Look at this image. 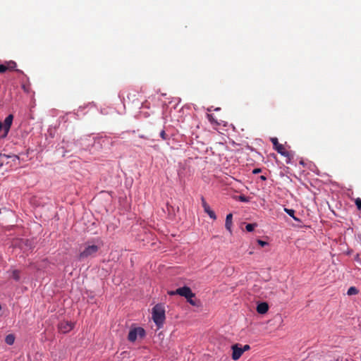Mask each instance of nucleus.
<instances>
[{"instance_id":"18","label":"nucleus","mask_w":361,"mask_h":361,"mask_svg":"<svg viewBox=\"0 0 361 361\" xmlns=\"http://www.w3.org/2000/svg\"><path fill=\"white\" fill-rule=\"evenodd\" d=\"M256 226V224H248L246 225L245 228L248 232H251L255 229Z\"/></svg>"},{"instance_id":"15","label":"nucleus","mask_w":361,"mask_h":361,"mask_svg":"<svg viewBox=\"0 0 361 361\" xmlns=\"http://www.w3.org/2000/svg\"><path fill=\"white\" fill-rule=\"evenodd\" d=\"M357 293H358V290L354 286L350 287L347 292V294L348 295H356Z\"/></svg>"},{"instance_id":"30","label":"nucleus","mask_w":361,"mask_h":361,"mask_svg":"<svg viewBox=\"0 0 361 361\" xmlns=\"http://www.w3.org/2000/svg\"><path fill=\"white\" fill-rule=\"evenodd\" d=\"M140 137L141 138H145V137L144 135H140Z\"/></svg>"},{"instance_id":"16","label":"nucleus","mask_w":361,"mask_h":361,"mask_svg":"<svg viewBox=\"0 0 361 361\" xmlns=\"http://www.w3.org/2000/svg\"><path fill=\"white\" fill-rule=\"evenodd\" d=\"M11 276L15 281H19L20 279V271L18 270H13L12 271Z\"/></svg>"},{"instance_id":"25","label":"nucleus","mask_w":361,"mask_h":361,"mask_svg":"<svg viewBox=\"0 0 361 361\" xmlns=\"http://www.w3.org/2000/svg\"><path fill=\"white\" fill-rule=\"evenodd\" d=\"M257 243L262 247H264L268 244L266 241H263L262 240H257Z\"/></svg>"},{"instance_id":"28","label":"nucleus","mask_w":361,"mask_h":361,"mask_svg":"<svg viewBox=\"0 0 361 361\" xmlns=\"http://www.w3.org/2000/svg\"><path fill=\"white\" fill-rule=\"evenodd\" d=\"M1 158L3 159L4 158H8V157L6 154H4V155H0Z\"/></svg>"},{"instance_id":"6","label":"nucleus","mask_w":361,"mask_h":361,"mask_svg":"<svg viewBox=\"0 0 361 361\" xmlns=\"http://www.w3.org/2000/svg\"><path fill=\"white\" fill-rule=\"evenodd\" d=\"M73 327L74 323L68 321L61 322L58 325V329L59 332L62 334H66L71 331Z\"/></svg>"},{"instance_id":"13","label":"nucleus","mask_w":361,"mask_h":361,"mask_svg":"<svg viewBox=\"0 0 361 361\" xmlns=\"http://www.w3.org/2000/svg\"><path fill=\"white\" fill-rule=\"evenodd\" d=\"M5 66L6 68V71H13L16 68V67L17 66V64L15 61H10L6 63Z\"/></svg>"},{"instance_id":"22","label":"nucleus","mask_w":361,"mask_h":361,"mask_svg":"<svg viewBox=\"0 0 361 361\" xmlns=\"http://www.w3.org/2000/svg\"><path fill=\"white\" fill-rule=\"evenodd\" d=\"M193 298H186L187 301L192 305V306H196L197 303L196 301L192 299Z\"/></svg>"},{"instance_id":"11","label":"nucleus","mask_w":361,"mask_h":361,"mask_svg":"<svg viewBox=\"0 0 361 361\" xmlns=\"http://www.w3.org/2000/svg\"><path fill=\"white\" fill-rule=\"evenodd\" d=\"M13 119V116L12 114L8 115L4 120V129L6 133H7L11 128L12 124V121Z\"/></svg>"},{"instance_id":"17","label":"nucleus","mask_w":361,"mask_h":361,"mask_svg":"<svg viewBox=\"0 0 361 361\" xmlns=\"http://www.w3.org/2000/svg\"><path fill=\"white\" fill-rule=\"evenodd\" d=\"M15 338L12 334H9L6 337V343L12 345L14 343Z\"/></svg>"},{"instance_id":"2","label":"nucleus","mask_w":361,"mask_h":361,"mask_svg":"<svg viewBox=\"0 0 361 361\" xmlns=\"http://www.w3.org/2000/svg\"><path fill=\"white\" fill-rule=\"evenodd\" d=\"M99 247L96 245H87L83 251L79 255L80 259H84L90 257H94L98 252Z\"/></svg>"},{"instance_id":"7","label":"nucleus","mask_w":361,"mask_h":361,"mask_svg":"<svg viewBox=\"0 0 361 361\" xmlns=\"http://www.w3.org/2000/svg\"><path fill=\"white\" fill-rule=\"evenodd\" d=\"M271 142L274 145V149L281 155L288 157L289 153L286 150L284 146L282 144L279 143L276 137L271 138Z\"/></svg>"},{"instance_id":"23","label":"nucleus","mask_w":361,"mask_h":361,"mask_svg":"<svg viewBox=\"0 0 361 361\" xmlns=\"http://www.w3.org/2000/svg\"><path fill=\"white\" fill-rule=\"evenodd\" d=\"M238 199L240 201L244 202H247L249 201L248 197H245V195H240Z\"/></svg>"},{"instance_id":"19","label":"nucleus","mask_w":361,"mask_h":361,"mask_svg":"<svg viewBox=\"0 0 361 361\" xmlns=\"http://www.w3.org/2000/svg\"><path fill=\"white\" fill-rule=\"evenodd\" d=\"M208 120L212 123H218L217 121L215 119L214 116L212 114H207Z\"/></svg>"},{"instance_id":"4","label":"nucleus","mask_w":361,"mask_h":361,"mask_svg":"<svg viewBox=\"0 0 361 361\" xmlns=\"http://www.w3.org/2000/svg\"><path fill=\"white\" fill-rule=\"evenodd\" d=\"M145 335V331L144 329L141 327L133 328L130 330L128 339L131 342H134L136 341L138 336L140 337H144Z\"/></svg>"},{"instance_id":"5","label":"nucleus","mask_w":361,"mask_h":361,"mask_svg":"<svg viewBox=\"0 0 361 361\" xmlns=\"http://www.w3.org/2000/svg\"><path fill=\"white\" fill-rule=\"evenodd\" d=\"M265 289H266V297L269 298V299L276 298L279 293V288L274 284L268 285Z\"/></svg>"},{"instance_id":"10","label":"nucleus","mask_w":361,"mask_h":361,"mask_svg":"<svg viewBox=\"0 0 361 361\" xmlns=\"http://www.w3.org/2000/svg\"><path fill=\"white\" fill-rule=\"evenodd\" d=\"M269 310V305L267 302H260L257 306V312L259 314H265Z\"/></svg>"},{"instance_id":"3","label":"nucleus","mask_w":361,"mask_h":361,"mask_svg":"<svg viewBox=\"0 0 361 361\" xmlns=\"http://www.w3.org/2000/svg\"><path fill=\"white\" fill-rule=\"evenodd\" d=\"M169 295H173L176 294L180 295V296L186 298H194L195 296L191 289L188 286H183L177 288L175 291L171 290L168 292Z\"/></svg>"},{"instance_id":"27","label":"nucleus","mask_w":361,"mask_h":361,"mask_svg":"<svg viewBox=\"0 0 361 361\" xmlns=\"http://www.w3.org/2000/svg\"><path fill=\"white\" fill-rule=\"evenodd\" d=\"M261 171V169H255L253 170V173L256 174V173H258Z\"/></svg>"},{"instance_id":"21","label":"nucleus","mask_w":361,"mask_h":361,"mask_svg":"<svg viewBox=\"0 0 361 361\" xmlns=\"http://www.w3.org/2000/svg\"><path fill=\"white\" fill-rule=\"evenodd\" d=\"M355 205L359 210H361V198H357L355 201Z\"/></svg>"},{"instance_id":"9","label":"nucleus","mask_w":361,"mask_h":361,"mask_svg":"<svg viewBox=\"0 0 361 361\" xmlns=\"http://www.w3.org/2000/svg\"><path fill=\"white\" fill-rule=\"evenodd\" d=\"M232 359L233 360H238L242 354L243 353V350H242V348L240 347L239 344H235L232 346Z\"/></svg>"},{"instance_id":"12","label":"nucleus","mask_w":361,"mask_h":361,"mask_svg":"<svg viewBox=\"0 0 361 361\" xmlns=\"http://www.w3.org/2000/svg\"><path fill=\"white\" fill-rule=\"evenodd\" d=\"M232 219H233V215L232 214H228L227 216H226V223H225V227L231 233H232V230H231V226H232V224H233V222H232Z\"/></svg>"},{"instance_id":"24","label":"nucleus","mask_w":361,"mask_h":361,"mask_svg":"<svg viewBox=\"0 0 361 361\" xmlns=\"http://www.w3.org/2000/svg\"><path fill=\"white\" fill-rule=\"evenodd\" d=\"M6 71V68L4 64H0V73H5Z\"/></svg>"},{"instance_id":"8","label":"nucleus","mask_w":361,"mask_h":361,"mask_svg":"<svg viewBox=\"0 0 361 361\" xmlns=\"http://www.w3.org/2000/svg\"><path fill=\"white\" fill-rule=\"evenodd\" d=\"M201 201H202V206L204 209V212L207 213L211 219L215 220L216 219V216L214 212L210 209V207L207 203V202L203 196L201 197Z\"/></svg>"},{"instance_id":"1","label":"nucleus","mask_w":361,"mask_h":361,"mask_svg":"<svg viewBox=\"0 0 361 361\" xmlns=\"http://www.w3.org/2000/svg\"><path fill=\"white\" fill-rule=\"evenodd\" d=\"M152 319L158 328H161L165 321V309L161 304L156 305L152 308Z\"/></svg>"},{"instance_id":"26","label":"nucleus","mask_w":361,"mask_h":361,"mask_svg":"<svg viewBox=\"0 0 361 361\" xmlns=\"http://www.w3.org/2000/svg\"><path fill=\"white\" fill-rule=\"evenodd\" d=\"M250 349V346L249 345H245L243 348H242V350H243V353L245 351H247Z\"/></svg>"},{"instance_id":"14","label":"nucleus","mask_w":361,"mask_h":361,"mask_svg":"<svg viewBox=\"0 0 361 361\" xmlns=\"http://www.w3.org/2000/svg\"><path fill=\"white\" fill-rule=\"evenodd\" d=\"M284 211L288 214L290 216L293 217V219L297 221H300V219L295 216V210L292 209L285 208Z\"/></svg>"},{"instance_id":"20","label":"nucleus","mask_w":361,"mask_h":361,"mask_svg":"<svg viewBox=\"0 0 361 361\" xmlns=\"http://www.w3.org/2000/svg\"><path fill=\"white\" fill-rule=\"evenodd\" d=\"M160 137L164 140H166L168 139V135L166 133L165 130H162L161 132H160Z\"/></svg>"},{"instance_id":"29","label":"nucleus","mask_w":361,"mask_h":361,"mask_svg":"<svg viewBox=\"0 0 361 361\" xmlns=\"http://www.w3.org/2000/svg\"><path fill=\"white\" fill-rule=\"evenodd\" d=\"M261 179H262V180H265V179H266V178H265V176H261Z\"/></svg>"}]
</instances>
